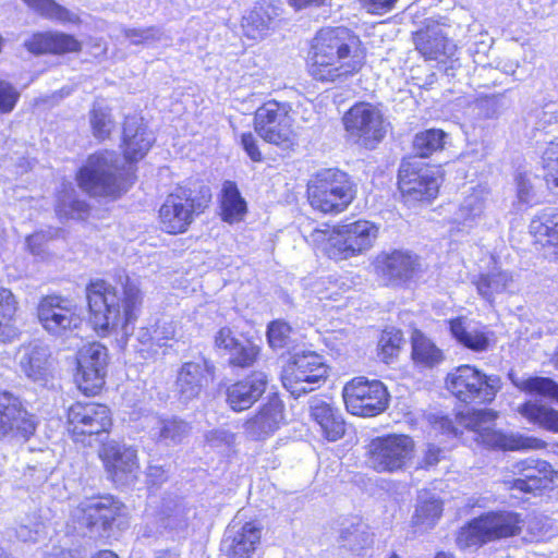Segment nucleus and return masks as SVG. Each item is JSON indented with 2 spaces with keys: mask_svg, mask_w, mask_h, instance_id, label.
<instances>
[{
  "mask_svg": "<svg viewBox=\"0 0 558 558\" xmlns=\"http://www.w3.org/2000/svg\"><path fill=\"white\" fill-rule=\"evenodd\" d=\"M349 136L365 147H374L386 134V124L379 109L368 102H359L343 117Z\"/></svg>",
  "mask_w": 558,
  "mask_h": 558,
  "instance_id": "obj_14",
  "label": "nucleus"
},
{
  "mask_svg": "<svg viewBox=\"0 0 558 558\" xmlns=\"http://www.w3.org/2000/svg\"><path fill=\"white\" fill-rule=\"evenodd\" d=\"M412 359L424 367H434L442 362V351L423 332L414 330L412 333Z\"/></svg>",
  "mask_w": 558,
  "mask_h": 558,
  "instance_id": "obj_43",
  "label": "nucleus"
},
{
  "mask_svg": "<svg viewBox=\"0 0 558 558\" xmlns=\"http://www.w3.org/2000/svg\"><path fill=\"white\" fill-rule=\"evenodd\" d=\"M17 361L21 371L33 381H46L51 375L52 362L47 345L33 342L21 347Z\"/></svg>",
  "mask_w": 558,
  "mask_h": 558,
  "instance_id": "obj_29",
  "label": "nucleus"
},
{
  "mask_svg": "<svg viewBox=\"0 0 558 558\" xmlns=\"http://www.w3.org/2000/svg\"><path fill=\"white\" fill-rule=\"evenodd\" d=\"M221 216L229 223L238 222L246 214V202L234 182L226 181L221 190Z\"/></svg>",
  "mask_w": 558,
  "mask_h": 558,
  "instance_id": "obj_41",
  "label": "nucleus"
},
{
  "mask_svg": "<svg viewBox=\"0 0 558 558\" xmlns=\"http://www.w3.org/2000/svg\"><path fill=\"white\" fill-rule=\"evenodd\" d=\"M121 510V505L111 496H94L82 500L72 517L81 526L107 530Z\"/></svg>",
  "mask_w": 558,
  "mask_h": 558,
  "instance_id": "obj_21",
  "label": "nucleus"
},
{
  "mask_svg": "<svg viewBox=\"0 0 558 558\" xmlns=\"http://www.w3.org/2000/svg\"><path fill=\"white\" fill-rule=\"evenodd\" d=\"M311 206L324 214L343 211L354 198V190L348 174L338 169H323L307 183Z\"/></svg>",
  "mask_w": 558,
  "mask_h": 558,
  "instance_id": "obj_6",
  "label": "nucleus"
},
{
  "mask_svg": "<svg viewBox=\"0 0 558 558\" xmlns=\"http://www.w3.org/2000/svg\"><path fill=\"white\" fill-rule=\"evenodd\" d=\"M86 299L94 329L100 336L116 333L121 341L126 340L134 330L143 302L137 281L125 277L119 287L100 279L90 281Z\"/></svg>",
  "mask_w": 558,
  "mask_h": 558,
  "instance_id": "obj_1",
  "label": "nucleus"
},
{
  "mask_svg": "<svg viewBox=\"0 0 558 558\" xmlns=\"http://www.w3.org/2000/svg\"><path fill=\"white\" fill-rule=\"evenodd\" d=\"M326 376L327 366L322 356L312 351H304L291 356L283 367L281 379L291 395L300 397L319 387Z\"/></svg>",
  "mask_w": 558,
  "mask_h": 558,
  "instance_id": "obj_10",
  "label": "nucleus"
},
{
  "mask_svg": "<svg viewBox=\"0 0 558 558\" xmlns=\"http://www.w3.org/2000/svg\"><path fill=\"white\" fill-rule=\"evenodd\" d=\"M241 143L244 150L253 161L262 160V153L259 151L257 142L252 133H243L241 136Z\"/></svg>",
  "mask_w": 558,
  "mask_h": 558,
  "instance_id": "obj_61",
  "label": "nucleus"
},
{
  "mask_svg": "<svg viewBox=\"0 0 558 558\" xmlns=\"http://www.w3.org/2000/svg\"><path fill=\"white\" fill-rule=\"evenodd\" d=\"M36 430L34 416L14 395L0 391V440H27Z\"/></svg>",
  "mask_w": 558,
  "mask_h": 558,
  "instance_id": "obj_19",
  "label": "nucleus"
},
{
  "mask_svg": "<svg viewBox=\"0 0 558 558\" xmlns=\"http://www.w3.org/2000/svg\"><path fill=\"white\" fill-rule=\"evenodd\" d=\"M150 421L153 423L151 436L167 445L181 442L190 433L189 424L177 417L154 416Z\"/></svg>",
  "mask_w": 558,
  "mask_h": 558,
  "instance_id": "obj_39",
  "label": "nucleus"
},
{
  "mask_svg": "<svg viewBox=\"0 0 558 558\" xmlns=\"http://www.w3.org/2000/svg\"><path fill=\"white\" fill-rule=\"evenodd\" d=\"M43 529L44 526L40 523H36L34 527L21 525L16 530V535L23 542H36L39 539Z\"/></svg>",
  "mask_w": 558,
  "mask_h": 558,
  "instance_id": "obj_62",
  "label": "nucleus"
},
{
  "mask_svg": "<svg viewBox=\"0 0 558 558\" xmlns=\"http://www.w3.org/2000/svg\"><path fill=\"white\" fill-rule=\"evenodd\" d=\"M106 472L117 485H129L138 475L140 464L136 450L117 441L104 444L99 451Z\"/></svg>",
  "mask_w": 558,
  "mask_h": 558,
  "instance_id": "obj_20",
  "label": "nucleus"
},
{
  "mask_svg": "<svg viewBox=\"0 0 558 558\" xmlns=\"http://www.w3.org/2000/svg\"><path fill=\"white\" fill-rule=\"evenodd\" d=\"M282 422L283 405L277 398H271L244 423V430L252 439L260 440L278 430Z\"/></svg>",
  "mask_w": 558,
  "mask_h": 558,
  "instance_id": "obj_28",
  "label": "nucleus"
},
{
  "mask_svg": "<svg viewBox=\"0 0 558 558\" xmlns=\"http://www.w3.org/2000/svg\"><path fill=\"white\" fill-rule=\"evenodd\" d=\"M86 204L81 201H75L68 197V201L62 199L57 205V213L60 217L81 219L86 213Z\"/></svg>",
  "mask_w": 558,
  "mask_h": 558,
  "instance_id": "obj_56",
  "label": "nucleus"
},
{
  "mask_svg": "<svg viewBox=\"0 0 558 558\" xmlns=\"http://www.w3.org/2000/svg\"><path fill=\"white\" fill-rule=\"evenodd\" d=\"M416 49L427 60H435L444 64L447 75H453V70L460 66L457 54V46L441 29H427L417 35Z\"/></svg>",
  "mask_w": 558,
  "mask_h": 558,
  "instance_id": "obj_22",
  "label": "nucleus"
},
{
  "mask_svg": "<svg viewBox=\"0 0 558 558\" xmlns=\"http://www.w3.org/2000/svg\"><path fill=\"white\" fill-rule=\"evenodd\" d=\"M524 520L517 512H487L461 527L457 536V544L461 548H470L511 537L521 532Z\"/></svg>",
  "mask_w": 558,
  "mask_h": 558,
  "instance_id": "obj_7",
  "label": "nucleus"
},
{
  "mask_svg": "<svg viewBox=\"0 0 558 558\" xmlns=\"http://www.w3.org/2000/svg\"><path fill=\"white\" fill-rule=\"evenodd\" d=\"M290 331V326L284 322L276 320L271 323L267 331L269 344L275 349L283 348L287 344Z\"/></svg>",
  "mask_w": 558,
  "mask_h": 558,
  "instance_id": "obj_54",
  "label": "nucleus"
},
{
  "mask_svg": "<svg viewBox=\"0 0 558 558\" xmlns=\"http://www.w3.org/2000/svg\"><path fill=\"white\" fill-rule=\"evenodd\" d=\"M416 259L408 252L381 253L376 258V268L389 279H407L414 271Z\"/></svg>",
  "mask_w": 558,
  "mask_h": 558,
  "instance_id": "obj_36",
  "label": "nucleus"
},
{
  "mask_svg": "<svg viewBox=\"0 0 558 558\" xmlns=\"http://www.w3.org/2000/svg\"><path fill=\"white\" fill-rule=\"evenodd\" d=\"M161 512L169 520L168 525H179L185 521V508L179 500L166 501Z\"/></svg>",
  "mask_w": 558,
  "mask_h": 558,
  "instance_id": "obj_59",
  "label": "nucleus"
},
{
  "mask_svg": "<svg viewBox=\"0 0 558 558\" xmlns=\"http://www.w3.org/2000/svg\"><path fill=\"white\" fill-rule=\"evenodd\" d=\"M497 414L492 410H470L459 412L456 415V423L444 417L440 421V428L448 434L459 436L462 434L460 427L473 433L474 439L483 445L502 450H539L546 448L542 439L521 434H504L493 428Z\"/></svg>",
  "mask_w": 558,
  "mask_h": 558,
  "instance_id": "obj_3",
  "label": "nucleus"
},
{
  "mask_svg": "<svg viewBox=\"0 0 558 558\" xmlns=\"http://www.w3.org/2000/svg\"><path fill=\"white\" fill-rule=\"evenodd\" d=\"M16 304L12 292L0 288V340L3 342L13 341L19 335V329L14 325Z\"/></svg>",
  "mask_w": 558,
  "mask_h": 558,
  "instance_id": "obj_44",
  "label": "nucleus"
},
{
  "mask_svg": "<svg viewBox=\"0 0 558 558\" xmlns=\"http://www.w3.org/2000/svg\"><path fill=\"white\" fill-rule=\"evenodd\" d=\"M122 35L125 39H129L132 45H146L161 39V33L156 27L123 28Z\"/></svg>",
  "mask_w": 558,
  "mask_h": 558,
  "instance_id": "obj_53",
  "label": "nucleus"
},
{
  "mask_svg": "<svg viewBox=\"0 0 558 558\" xmlns=\"http://www.w3.org/2000/svg\"><path fill=\"white\" fill-rule=\"evenodd\" d=\"M347 410L357 416L371 417L384 412L389 402V393L379 380L356 377L349 381L342 391Z\"/></svg>",
  "mask_w": 558,
  "mask_h": 558,
  "instance_id": "obj_13",
  "label": "nucleus"
},
{
  "mask_svg": "<svg viewBox=\"0 0 558 558\" xmlns=\"http://www.w3.org/2000/svg\"><path fill=\"white\" fill-rule=\"evenodd\" d=\"M137 340L141 344L146 347V349H142L143 351L146 350L148 353H157V347L154 339V333L151 330V327H143L137 332Z\"/></svg>",
  "mask_w": 558,
  "mask_h": 558,
  "instance_id": "obj_63",
  "label": "nucleus"
},
{
  "mask_svg": "<svg viewBox=\"0 0 558 558\" xmlns=\"http://www.w3.org/2000/svg\"><path fill=\"white\" fill-rule=\"evenodd\" d=\"M402 343V335L399 330H385L378 341L379 356L385 363H390L398 354Z\"/></svg>",
  "mask_w": 558,
  "mask_h": 558,
  "instance_id": "obj_52",
  "label": "nucleus"
},
{
  "mask_svg": "<svg viewBox=\"0 0 558 558\" xmlns=\"http://www.w3.org/2000/svg\"><path fill=\"white\" fill-rule=\"evenodd\" d=\"M449 327L452 337L463 347L476 352L488 349L489 336L484 327H480L462 317L449 320Z\"/></svg>",
  "mask_w": 558,
  "mask_h": 558,
  "instance_id": "obj_35",
  "label": "nucleus"
},
{
  "mask_svg": "<svg viewBox=\"0 0 558 558\" xmlns=\"http://www.w3.org/2000/svg\"><path fill=\"white\" fill-rule=\"evenodd\" d=\"M442 513V502L434 495L424 492L418 495L412 522L420 531L435 526Z\"/></svg>",
  "mask_w": 558,
  "mask_h": 558,
  "instance_id": "obj_40",
  "label": "nucleus"
},
{
  "mask_svg": "<svg viewBox=\"0 0 558 558\" xmlns=\"http://www.w3.org/2000/svg\"><path fill=\"white\" fill-rule=\"evenodd\" d=\"M215 347L228 355L231 365L242 368L252 366L259 353L257 345L248 340H239L229 327L218 330L215 336Z\"/></svg>",
  "mask_w": 558,
  "mask_h": 558,
  "instance_id": "obj_27",
  "label": "nucleus"
},
{
  "mask_svg": "<svg viewBox=\"0 0 558 558\" xmlns=\"http://www.w3.org/2000/svg\"><path fill=\"white\" fill-rule=\"evenodd\" d=\"M107 364V348L98 342L88 343L78 351L76 383L83 393L92 396L100 391Z\"/></svg>",
  "mask_w": 558,
  "mask_h": 558,
  "instance_id": "obj_18",
  "label": "nucleus"
},
{
  "mask_svg": "<svg viewBox=\"0 0 558 558\" xmlns=\"http://www.w3.org/2000/svg\"><path fill=\"white\" fill-rule=\"evenodd\" d=\"M204 205L192 197L191 191L178 187L169 194L159 209L161 229L170 234L183 233Z\"/></svg>",
  "mask_w": 558,
  "mask_h": 558,
  "instance_id": "obj_16",
  "label": "nucleus"
},
{
  "mask_svg": "<svg viewBox=\"0 0 558 558\" xmlns=\"http://www.w3.org/2000/svg\"><path fill=\"white\" fill-rule=\"evenodd\" d=\"M268 377L264 372H253L226 390V401L235 412L250 409L265 392Z\"/></svg>",
  "mask_w": 558,
  "mask_h": 558,
  "instance_id": "obj_25",
  "label": "nucleus"
},
{
  "mask_svg": "<svg viewBox=\"0 0 558 558\" xmlns=\"http://www.w3.org/2000/svg\"><path fill=\"white\" fill-rule=\"evenodd\" d=\"M293 124L291 106L287 102L269 100L254 116V129L258 136L282 149L293 148L298 144V133Z\"/></svg>",
  "mask_w": 558,
  "mask_h": 558,
  "instance_id": "obj_8",
  "label": "nucleus"
},
{
  "mask_svg": "<svg viewBox=\"0 0 558 558\" xmlns=\"http://www.w3.org/2000/svg\"><path fill=\"white\" fill-rule=\"evenodd\" d=\"M442 457V450L435 445H427V448L424 452L422 464L425 468L433 466L437 464Z\"/></svg>",
  "mask_w": 558,
  "mask_h": 558,
  "instance_id": "obj_64",
  "label": "nucleus"
},
{
  "mask_svg": "<svg viewBox=\"0 0 558 558\" xmlns=\"http://www.w3.org/2000/svg\"><path fill=\"white\" fill-rule=\"evenodd\" d=\"M154 142L153 134L136 117L125 119L123 126L122 148L128 161H137L144 158Z\"/></svg>",
  "mask_w": 558,
  "mask_h": 558,
  "instance_id": "obj_30",
  "label": "nucleus"
},
{
  "mask_svg": "<svg viewBox=\"0 0 558 558\" xmlns=\"http://www.w3.org/2000/svg\"><path fill=\"white\" fill-rule=\"evenodd\" d=\"M38 319L44 329L54 336H63L78 328L83 320L78 305L60 295L41 299L38 305Z\"/></svg>",
  "mask_w": 558,
  "mask_h": 558,
  "instance_id": "obj_17",
  "label": "nucleus"
},
{
  "mask_svg": "<svg viewBox=\"0 0 558 558\" xmlns=\"http://www.w3.org/2000/svg\"><path fill=\"white\" fill-rule=\"evenodd\" d=\"M310 414L329 441H336L344 435L345 423L340 411L325 399L312 398L310 400Z\"/></svg>",
  "mask_w": 558,
  "mask_h": 558,
  "instance_id": "obj_31",
  "label": "nucleus"
},
{
  "mask_svg": "<svg viewBox=\"0 0 558 558\" xmlns=\"http://www.w3.org/2000/svg\"><path fill=\"white\" fill-rule=\"evenodd\" d=\"M398 186L408 204L430 201L438 193V170L420 158L405 159L399 168Z\"/></svg>",
  "mask_w": 558,
  "mask_h": 558,
  "instance_id": "obj_11",
  "label": "nucleus"
},
{
  "mask_svg": "<svg viewBox=\"0 0 558 558\" xmlns=\"http://www.w3.org/2000/svg\"><path fill=\"white\" fill-rule=\"evenodd\" d=\"M517 184V198L521 204H530L535 196L534 185L532 183L531 175L526 173H520L515 178Z\"/></svg>",
  "mask_w": 558,
  "mask_h": 558,
  "instance_id": "obj_57",
  "label": "nucleus"
},
{
  "mask_svg": "<svg viewBox=\"0 0 558 558\" xmlns=\"http://www.w3.org/2000/svg\"><path fill=\"white\" fill-rule=\"evenodd\" d=\"M448 390L465 403L490 402L501 388L499 376L486 375L471 365H461L446 378Z\"/></svg>",
  "mask_w": 558,
  "mask_h": 558,
  "instance_id": "obj_9",
  "label": "nucleus"
},
{
  "mask_svg": "<svg viewBox=\"0 0 558 558\" xmlns=\"http://www.w3.org/2000/svg\"><path fill=\"white\" fill-rule=\"evenodd\" d=\"M414 442L407 435L376 437L367 446V464L377 472L402 470L412 459Z\"/></svg>",
  "mask_w": 558,
  "mask_h": 558,
  "instance_id": "obj_12",
  "label": "nucleus"
},
{
  "mask_svg": "<svg viewBox=\"0 0 558 558\" xmlns=\"http://www.w3.org/2000/svg\"><path fill=\"white\" fill-rule=\"evenodd\" d=\"M474 283L478 294L488 302H493L495 295L511 290L513 276L510 271L504 270L495 265L488 271L481 274Z\"/></svg>",
  "mask_w": 558,
  "mask_h": 558,
  "instance_id": "obj_37",
  "label": "nucleus"
},
{
  "mask_svg": "<svg viewBox=\"0 0 558 558\" xmlns=\"http://www.w3.org/2000/svg\"><path fill=\"white\" fill-rule=\"evenodd\" d=\"M364 64L360 39L345 27L323 28L313 39L308 72L320 82H341Z\"/></svg>",
  "mask_w": 558,
  "mask_h": 558,
  "instance_id": "obj_2",
  "label": "nucleus"
},
{
  "mask_svg": "<svg viewBox=\"0 0 558 558\" xmlns=\"http://www.w3.org/2000/svg\"><path fill=\"white\" fill-rule=\"evenodd\" d=\"M378 227L368 220H356L315 230L313 241L323 245L324 252L335 260H345L369 251L378 236Z\"/></svg>",
  "mask_w": 558,
  "mask_h": 558,
  "instance_id": "obj_4",
  "label": "nucleus"
},
{
  "mask_svg": "<svg viewBox=\"0 0 558 558\" xmlns=\"http://www.w3.org/2000/svg\"><path fill=\"white\" fill-rule=\"evenodd\" d=\"M530 233L536 242L553 247L558 260V210L547 208L535 215L530 222Z\"/></svg>",
  "mask_w": 558,
  "mask_h": 558,
  "instance_id": "obj_34",
  "label": "nucleus"
},
{
  "mask_svg": "<svg viewBox=\"0 0 558 558\" xmlns=\"http://www.w3.org/2000/svg\"><path fill=\"white\" fill-rule=\"evenodd\" d=\"M89 120L93 134L99 140L108 138L116 128L110 109L100 102L94 104Z\"/></svg>",
  "mask_w": 558,
  "mask_h": 558,
  "instance_id": "obj_47",
  "label": "nucleus"
},
{
  "mask_svg": "<svg viewBox=\"0 0 558 558\" xmlns=\"http://www.w3.org/2000/svg\"><path fill=\"white\" fill-rule=\"evenodd\" d=\"M518 388L530 393L551 398L558 402V384L547 377H530L514 383Z\"/></svg>",
  "mask_w": 558,
  "mask_h": 558,
  "instance_id": "obj_50",
  "label": "nucleus"
},
{
  "mask_svg": "<svg viewBox=\"0 0 558 558\" xmlns=\"http://www.w3.org/2000/svg\"><path fill=\"white\" fill-rule=\"evenodd\" d=\"M78 184L93 196L117 197L125 190L124 170L114 151L92 155L78 172Z\"/></svg>",
  "mask_w": 558,
  "mask_h": 558,
  "instance_id": "obj_5",
  "label": "nucleus"
},
{
  "mask_svg": "<svg viewBox=\"0 0 558 558\" xmlns=\"http://www.w3.org/2000/svg\"><path fill=\"white\" fill-rule=\"evenodd\" d=\"M211 368L205 361L184 363L178 372L174 385L179 399L187 402L197 398L211 377Z\"/></svg>",
  "mask_w": 558,
  "mask_h": 558,
  "instance_id": "obj_26",
  "label": "nucleus"
},
{
  "mask_svg": "<svg viewBox=\"0 0 558 558\" xmlns=\"http://www.w3.org/2000/svg\"><path fill=\"white\" fill-rule=\"evenodd\" d=\"M112 417L109 408L95 402H76L68 411V428L75 441L109 433Z\"/></svg>",
  "mask_w": 558,
  "mask_h": 558,
  "instance_id": "obj_15",
  "label": "nucleus"
},
{
  "mask_svg": "<svg viewBox=\"0 0 558 558\" xmlns=\"http://www.w3.org/2000/svg\"><path fill=\"white\" fill-rule=\"evenodd\" d=\"M24 2L40 15L60 22L62 24L80 22V17L74 12L59 5L53 0H24Z\"/></svg>",
  "mask_w": 558,
  "mask_h": 558,
  "instance_id": "obj_46",
  "label": "nucleus"
},
{
  "mask_svg": "<svg viewBox=\"0 0 558 558\" xmlns=\"http://www.w3.org/2000/svg\"><path fill=\"white\" fill-rule=\"evenodd\" d=\"M24 46L34 54H62L81 50V43L72 35L50 32L34 34L24 43Z\"/></svg>",
  "mask_w": 558,
  "mask_h": 558,
  "instance_id": "obj_32",
  "label": "nucleus"
},
{
  "mask_svg": "<svg viewBox=\"0 0 558 558\" xmlns=\"http://www.w3.org/2000/svg\"><path fill=\"white\" fill-rule=\"evenodd\" d=\"M446 134L441 130H427L416 134L413 146L420 157H427L444 147Z\"/></svg>",
  "mask_w": 558,
  "mask_h": 558,
  "instance_id": "obj_49",
  "label": "nucleus"
},
{
  "mask_svg": "<svg viewBox=\"0 0 558 558\" xmlns=\"http://www.w3.org/2000/svg\"><path fill=\"white\" fill-rule=\"evenodd\" d=\"M277 16L276 9L267 2H258L243 16L242 27L245 35L252 39L263 38L268 34Z\"/></svg>",
  "mask_w": 558,
  "mask_h": 558,
  "instance_id": "obj_38",
  "label": "nucleus"
},
{
  "mask_svg": "<svg viewBox=\"0 0 558 558\" xmlns=\"http://www.w3.org/2000/svg\"><path fill=\"white\" fill-rule=\"evenodd\" d=\"M48 241V235L40 231L26 238V245L29 252L38 257H44L45 244Z\"/></svg>",
  "mask_w": 558,
  "mask_h": 558,
  "instance_id": "obj_60",
  "label": "nucleus"
},
{
  "mask_svg": "<svg viewBox=\"0 0 558 558\" xmlns=\"http://www.w3.org/2000/svg\"><path fill=\"white\" fill-rule=\"evenodd\" d=\"M262 526L253 521L240 524L233 520L222 541V550L229 558H252L260 543Z\"/></svg>",
  "mask_w": 558,
  "mask_h": 558,
  "instance_id": "obj_24",
  "label": "nucleus"
},
{
  "mask_svg": "<svg viewBox=\"0 0 558 558\" xmlns=\"http://www.w3.org/2000/svg\"><path fill=\"white\" fill-rule=\"evenodd\" d=\"M339 542L342 547L352 551L359 550L369 544L368 534L362 530L361 524L351 523L340 531Z\"/></svg>",
  "mask_w": 558,
  "mask_h": 558,
  "instance_id": "obj_51",
  "label": "nucleus"
},
{
  "mask_svg": "<svg viewBox=\"0 0 558 558\" xmlns=\"http://www.w3.org/2000/svg\"><path fill=\"white\" fill-rule=\"evenodd\" d=\"M20 98L17 89L9 82L0 80V113H10Z\"/></svg>",
  "mask_w": 558,
  "mask_h": 558,
  "instance_id": "obj_55",
  "label": "nucleus"
},
{
  "mask_svg": "<svg viewBox=\"0 0 558 558\" xmlns=\"http://www.w3.org/2000/svg\"><path fill=\"white\" fill-rule=\"evenodd\" d=\"M518 412L529 422L541 427L558 433V411L546 405L527 401L518 408Z\"/></svg>",
  "mask_w": 558,
  "mask_h": 558,
  "instance_id": "obj_45",
  "label": "nucleus"
},
{
  "mask_svg": "<svg viewBox=\"0 0 558 558\" xmlns=\"http://www.w3.org/2000/svg\"><path fill=\"white\" fill-rule=\"evenodd\" d=\"M351 288V281L348 278H335L333 276H325L310 281L306 290L310 296L318 300L337 301L343 293Z\"/></svg>",
  "mask_w": 558,
  "mask_h": 558,
  "instance_id": "obj_42",
  "label": "nucleus"
},
{
  "mask_svg": "<svg viewBox=\"0 0 558 558\" xmlns=\"http://www.w3.org/2000/svg\"><path fill=\"white\" fill-rule=\"evenodd\" d=\"M154 339L157 348H161L168 340H171L175 336V325L170 320H158L151 326Z\"/></svg>",
  "mask_w": 558,
  "mask_h": 558,
  "instance_id": "obj_58",
  "label": "nucleus"
},
{
  "mask_svg": "<svg viewBox=\"0 0 558 558\" xmlns=\"http://www.w3.org/2000/svg\"><path fill=\"white\" fill-rule=\"evenodd\" d=\"M512 473L518 477L508 482L511 489L532 493L549 487L557 472L544 460L525 459L512 465Z\"/></svg>",
  "mask_w": 558,
  "mask_h": 558,
  "instance_id": "obj_23",
  "label": "nucleus"
},
{
  "mask_svg": "<svg viewBox=\"0 0 558 558\" xmlns=\"http://www.w3.org/2000/svg\"><path fill=\"white\" fill-rule=\"evenodd\" d=\"M542 166L547 186L558 189V138L548 143L542 156Z\"/></svg>",
  "mask_w": 558,
  "mask_h": 558,
  "instance_id": "obj_48",
  "label": "nucleus"
},
{
  "mask_svg": "<svg viewBox=\"0 0 558 558\" xmlns=\"http://www.w3.org/2000/svg\"><path fill=\"white\" fill-rule=\"evenodd\" d=\"M487 199L488 191L485 187L473 189L454 213L452 222L458 226L459 230L469 231L481 220Z\"/></svg>",
  "mask_w": 558,
  "mask_h": 558,
  "instance_id": "obj_33",
  "label": "nucleus"
}]
</instances>
